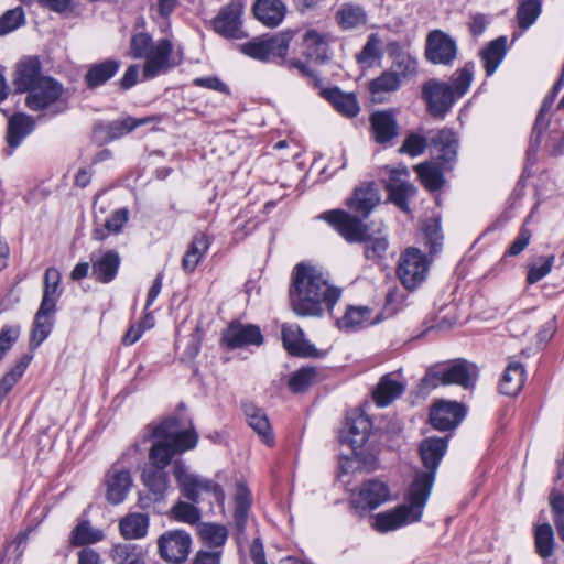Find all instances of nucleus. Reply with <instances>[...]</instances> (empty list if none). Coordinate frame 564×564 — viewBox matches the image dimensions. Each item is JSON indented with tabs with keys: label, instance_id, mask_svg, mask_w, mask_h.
I'll use <instances>...</instances> for the list:
<instances>
[{
	"label": "nucleus",
	"instance_id": "1",
	"mask_svg": "<svg viewBox=\"0 0 564 564\" xmlns=\"http://www.w3.org/2000/svg\"><path fill=\"white\" fill-rule=\"evenodd\" d=\"M341 290L329 284L321 268L308 262L296 264L292 271L289 300L297 316H321L332 311Z\"/></svg>",
	"mask_w": 564,
	"mask_h": 564
},
{
	"label": "nucleus",
	"instance_id": "2",
	"mask_svg": "<svg viewBox=\"0 0 564 564\" xmlns=\"http://www.w3.org/2000/svg\"><path fill=\"white\" fill-rule=\"evenodd\" d=\"M474 69L475 64L468 62L452 75L448 83L433 78L422 85L421 97L432 117L443 119L455 101L467 93L474 78Z\"/></svg>",
	"mask_w": 564,
	"mask_h": 564
},
{
	"label": "nucleus",
	"instance_id": "3",
	"mask_svg": "<svg viewBox=\"0 0 564 564\" xmlns=\"http://www.w3.org/2000/svg\"><path fill=\"white\" fill-rule=\"evenodd\" d=\"M430 494L431 477L420 476L410 485L404 503L373 517V528L386 533L420 521Z\"/></svg>",
	"mask_w": 564,
	"mask_h": 564
},
{
	"label": "nucleus",
	"instance_id": "4",
	"mask_svg": "<svg viewBox=\"0 0 564 564\" xmlns=\"http://www.w3.org/2000/svg\"><path fill=\"white\" fill-rule=\"evenodd\" d=\"M154 438L149 453V459L158 469H164L176 454L184 453L196 446L197 433L191 430H178V420L169 417L152 431Z\"/></svg>",
	"mask_w": 564,
	"mask_h": 564
},
{
	"label": "nucleus",
	"instance_id": "5",
	"mask_svg": "<svg viewBox=\"0 0 564 564\" xmlns=\"http://www.w3.org/2000/svg\"><path fill=\"white\" fill-rule=\"evenodd\" d=\"M66 94L63 84L47 76L26 93L25 106L35 112L50 110L55 116L67 110Z\"/></svg>",
	"mask_w": 564,
	"mask_h": 564
},
{
	"label": "nucleus",
	"instance_id": "6",
	"mask_svg": "<svg viewBox=\"0 0 564 564\" xmlns=\"http://www.w3.org/2000/svg\"><path fill=\"white\" fill-rule=\"evenodd\" d=\"M475 380V367L464 360H455L449 364H436L430 367L422 379V386L426 389H433L440 384H458L469 389L474 386Z\"/></svg>",
	"mask_w": 564,
	"mask_h": 564
},
{
	"label": "nucleus",
	"instance_id": "7",
	"mask_svg": "<svg viewBox=\"0 0 564 564\" xmlns=\"http://www.w3.org/2000/svg\"><path fill=\"white\" fill-rule=\"evenodd\" d=\"M173 475L182 495L191 502H198L203 494L210 495L214 501L219 505L224 502L225 494L221 487L208 478L189 473L187 466L182 460L174 462Z\"/></svg>",
	"mask_w": 564,
	"mask_h": 564
},
{
	"label": "nucleus",
	"instance_id": "8",
	"mask_svg": "<svg viewBox=\"0 0 564 564\" xmlns=\"http://www.w3.org/2000/svg\"><path fill=\"white\" fill-rule=\"evenodd\" d=\"M393 67L394 69L386 70L368 83V90L373 102L387 101L388 96L401 87L403 78L416 73V63L410 57H401Z\"/></svg>",
	"mask_w": 564,
	"mask_h": 564
},
{
	"label": "nucleus",
	"instance_id": "9",
	"mask_svg": "<svg viewBox=\"0 0 564 564\" xmlns=\"http://www.w3.org/2000/svg\"><path fill=\"white\" fill-rule=\"evenodd\" d=\"M294 33L284 31L267 39H254L241 46L243 54L259 61H269L271 57L284 58Z\"/></svg>",
	"mask_w": 564,
	"mask_h": 564
},
{
	"label": "nucleus",
	"instance_id": "10",
	"mask_svg": "<svg viewBox=\"0 0 564 564\" xmlns=\"http://www.w3.org/2000/svg\"><path fill=\"white\" fill-rule=\"evenodd\" d=\"M398 276L408 290H415L426 278L429 262L416 248H408L400 257Z\"/></svg>",
	"mask_w": 564,
	"mask_h": 564
},
{
	"label": "nucleus",
	"instance_id": "11",
	"mask_svg": "<svg viewBox=\"0 0 564 564\" xmlns=\"http://www.w3.org/2000/svg\"><path fill=\"white\" fill-rule=\"evenodd\" d=\"M322 218L327 220L348 242H362L368 238V228L364 225L362 217L358 218L345 210L336 209L324 213Z\"/></svg>",
	"mask_w": 564,
	"mask_h": 564
},
{
	"label": "nucleus",
	"instance_id": "12",
	"mask_svg": "<svg viewBox=\"0 0 564 564\" xmlns=\"http://www.w3.org/2000/svg\"><path fill=\"white\" fill-rule=\"evenodd\" d=\"M456 41L441 30H434L426 37L425 56L432 64L449 66L457 57Z\"/></svg>",
	"mask_w": 564,
	"mask_h": 564
},
{
	"label": "nucleus",
	"instance_id": "13",
	"mask_svg": "<svg viewBox=\"0 0 564 564\" xmlns=\"http://www.w3.org/2000/svg\"><path fill=\"white\" fill-rule=\"evenodd\" d=\"M191 545V535L182 530L169 531L158 540L161 557L172 564H182L189 554Z\"/></svg>",
	"mask_w": 564,
	"mask_h": 564
},
{
	"label": "nucleus",
	"instance_id": "14",
	"mask_svg": "<svg viewBox=\"0 0 564 564\" xmlns=\"http://www.w3.org/2000/svg\"><path fill=\"white\" fill-rule=\"evenodd\" d=\"M371 431L370 419L360 412H352L346 417V426L340 432V442L351 447L356 454L367 442Z\"/></svg>",
	"mask_w": 564,
	"mask_h": 564
},
{
	"label": "nucleus",
	"instance_id": "15",
	"mask_svg": "<svg viewBox=\"0 0 564 564\" xmlns=\"http://www.w3.org/2000/svg\"><path fill=\"white\" fill-rule=\"evenodd\" d=\"M447 449V437H429L422 441L420 445V455L425 467V471L416 473L413 481L420 476L431 477V488L435 480V471Z\"/></svg>",
	"mask_w": 564,
	"mask_h": 564
},
{
	"label": "nucleus",
	"instance_id": "16",
	"mask_svg": "<svg viewBox=\"0 0 564 564\" xmlns=\"http://www.w3.org/2000/svg\"><path fill=\"white\" fill-rule=\"evenodd\" d=\"M173 44L167 39L158 41L145 56V64L143 67V76L145 78H153L160 73L169 70L171 67L177 65L180 61L171 58Z\"/></svg>",
	"mask_w": 564,
	"mask_h": 564
},
{
	"label": "nucleus",
	"instance_id": "17",
	"mask_svg": "<svg viewBox=\"0 0 564 564\" xmlns=\"http://www.w3.org/2000/svg\"><path fill=\"white\" fill-rule=\"evenodd\" d=\"M91 276L99 283L112 282L121 263L118 251L98 249L90 254Z\"/></svg>",
	"mask_w": 564,
	"mask_h": 564
},
{
	"label": "nucleus",
	"instance_id": "18",
	"mask_svg": "<svg viewBox=\"0 0 564 564\" xmlns=\"http://www.w3.org/2000/svg\"><path fill=\"white\" fill-rule=\"evenodd\" d=\"M221 340L229 349H237L248 345H261L263 337L258 326L232 322L224 330Z\"/></svg>",
	"mask_w": 564,
	"mask_h": 564
},
{
	"label": "nucleus",
	"instance_id": "19",
	"mask_svg": "<svg viewBox=\"0 0 564 564\" xmlns=\"http://www.w3.org/2000/svg\"><path fill=\"white\" fill-rule=\"evenodd\" d=\"M42 65L37 57L26 56L17 63L12 84L17 93H28L37 85L42 78Z\"/></svg>",
	"mask_w": 564,
	"mask_h": 564
},
{
	"label": "nucleus",
	"instance_id": "20",
	"mask_svg": "<svg viewBox=\"0 0 564 564\" xmlns=\"http://www.w3.org/2000/svg\"><path fill=\"white\" fill-rule=\"evenodd\" d=\"M242 6L239 2H230L223 8L213 21L214 30L225 37L239 39L241 31Z\"/></svg>",
	"mask_w": 564,
	"mask_h": 564
},
{
	"label": "nucleus",
	"instance_id": "21",
	"mask_svg": "<svg viewBox=\"0 0 564 564\" xmlns=\"http://www.w3.org/2000/svg\"><path fill=\"white\" fill-rule=\"evenodd\" d=\"M465 416V409L458 402L441 401L430 412L431 424L440 431L455 429Z\"/></svg>",
	"mask_w": 564,
	"mask_h": 564
},
{
	"label": "nucleus",
	"instance_id": "22",
	"mask_svg": "<svg viewBox=\"0 0 564 564\" xmlns=\"http://www.w3.org/2000/svg\"><path fill=\"white\" fill-rule=\"evenodd\" d=\"M106 499L111 505L121 503L132 486V479L129 470L121 469L113 465L105 477Z\"/></svg>",
	"mask_w": 564,
	"mask_h": 564
},
{
	"label": "nucleus",
	"instance_id": "23",
	"mask_svg": "<svg viewBox=\"0 0 564 564\" xmlns=\"http://www.w3.org/2000/svg\"><path fill=\"white\" fill-rule=\"evenodd\" d=\"M147 122H149V119L137 120L127 117L108 123H97L94 128V138L100 143H107L130 133Z\"/></svg>",
	"mask_w": 564,
	"mask_h": 564
},
{
	"label": "nucleus",
	"instance_id": "24",
	"mask_svg": "<svg viewBox=\"0 0 564 564\" xmlns=\"http://www.w3.org/2000/svg\"><path fill=\"white\" fill-rule=\"evenodd\" d=\"M408 174L406 167L394 169L391 171L390 180L386 185L389 199L404 212L409 210V198L416 194V188L412 184L401 180L402 175L408 176Z\"/></svg>",
	"mask_w": 564,
	"mask_h": 564
},
{
	"label": "nucleus",
	"instance_id": "25",
	"mask_svg": "<svg viewBox=\"0 0 564 564\" xmlns=\"http://www.w3.org/2000/svg\"><path fill=\"white\" fill-rule=\"evenodd\" d=\"M282 341L290 355L299 357L317 356L316 348L304 338L303 330L296 324L282 326Z\"/></svg>",
	"mask_w": 564,
	"mask_h": 564
},
{
	"label": "nucleus",
	"instance_id": "26",
	"mask_svg": "<svg viewBox=\"0 0 564 564\" xmlns=\"http://www.w3.org/2000/svg\"><path fill=\"white\" fill-rule=\"evenodd\" d=\"M389 498V487L384 482L373 479L366 481L361 486L357 497L354 498L352 502L358 508L375 509L388 501Z\"/></svg>",
	"mask_w": 564,
	"mask_h": 564
},
{
	"label": "nucleus",
	"instance_id": "27",
	"mask_svg": "<svg viewBox=\"0 0 564 564\" xmlns=\"http://www.w3.org/2000/svg\"><path fill=\"white\" fill-rule=\"evenodd\" d=\"M432 145L436 153V159L443 167L451 169L452 164L456 161L458 149V139L455 132L447 128L440 130L432 139Z\"/></svg>",
	"mask_w": 564,
	"mask_h": 564
},
{
	"label": "nucleus",
	"instance_id": "28",
	"mask_svg": "<svg viewBox=\"0 0 564 564\" xmlns=\"http://www.w3.org/2000/svg\"><path fill=\"white\" fill-rule=\"evenodd\" d=\"M379 202L380 195L377 186L373 183H367L355 189L352 197L348 200V206L362 218H367Z\"/></svg>",
	"mask_w": 564,
	"mask_h": 564
},
{
	"label": "nucleus",
	"instance_id": "29",
	"mask_svg": "<svg viewBox=\"0 0 564 564\" xmlns=\"http://www.w3.org/2000/svg\"><path fill=\"white\" fill-rule=\"evenodd\" d=\"M375 140L378 143L390 142L398 135L399 127L392 111H376L370 116Z\"/></svg>",
	"mask_w": 564,
	"mask_h": 564
},
{
	"label": "nucleus",
	"instance_id": "30",
	"mask_svg": "<svg viewBox=\"0 0 564 564\" xmlns=\"http://www.w3.org/2000/svg\"><path fill=\"white\" fill-rule=\"evenodd\" d=\"M508 51L507 36L501 35L494 41L489 42L480 52L479 57L485 68L486 75L492 76Z\"/></svg>",
	"mask_w": 564,
	"mask_h": 564
},
{
	"label": "nucleus",
	"instance_id": "31",
	"mask_svg": "<svg viewBox=\"0 0 564 564\" xmlns=\"http://www.w3.org/2000/svg\"><path fill=\"white\" fill-rule=\"evenodd\" d=\"M285 11L281 0H257L253 4L254 17L270 28H275L282 22Z\"/></svg>",
	"mask_w": 564,
	"mask_h": 564
},
{
	"label": "nucleus",
	"instance_id": "32",
	"mask_svg": "<svg viewBox=\"0 0 564 564\" xmlns=\"http://www.w3.org/2000/svg\"><path fill=\"white\" fill-rule=\"evenodd\" d=\"M35 128L34 119L26 113H15L8 121L7 142L11 149L18 148Z\"/></svg>",
	"mask_w": 564,
	"mask_h": 564
},
{
	"label": "nucleus",
	"instance_id": "33",
	"mask_svg": "<svg viewBox=\"0 0 564 564\" xmlns=\"http://www.w3.org/2000/svg\"><path fill=\"white\" fill-rule=\"evenodd\" d=\"M564 86V72H561V76L553 86L552 94L550 97H546L543 101V105L536 116L535 123L532 129V134L530 138V151L535 152L541 143V137L543 131L547 127V121L545 119V112L550 109L552 106L554 98L556 94L563 88Z\"/></svg>",
	"mask_w": 564,
	"mask_h": 564
},
{
	"label": "nucleus",
	"instance_id": "34",
	"mask_svg": "<svg viewBox=\"0 0 564 564\" xmlns=\"http://www.w3.org/2000/svg\"><path fill=\"white\" fill-rule=\"evenodd\" d=\"M242 410L249 426L261 437L265 444L271 445L273 443V434L264 411L251 402L242 403Z\"/></svg>",
	"mask_w": 564,
	"mask_h": 564
},
{
	"label": "nucleus",
	"instance_id": "35",
	"mask_svg": "<svg viewBox=\"0 0 564 564\" xmlns=\"http://www.w3.org/2000/svg\"><path fill=\"white\" fill-rule=\"evenodd\" d=\"M326 36L315 30H307L303 35V54L311 61L324 63L328 59Z\"/></svg>",
	"mask_w": 564,
	"mask_h": 564
},
{
	"label": "nucleus",
	"instance_id": "36",
	"mask_svg": "<svg viewBox=\"0 0 564 564\" xmlns=\"http://www.w3.org/2000/svg\"><path fill=\"white\" fill-rule=\"evenodd\" d=\"M322 95L341 115L348 118H354L359 113L360 107L354 94H347L341 91L339 88L334 87L324 89Z\"/></svg>",
	"mask_w": 564,
	"mask_h": 564
},
{
	"label": "nucleus",
	"instance_id": "37",
	"mask_svg": "<svg viewBox=\"0 0 564 564\" xmlns=\"http://www.w3.org/2000/svg\"><path fill=\"white\" fill-rule=\"evenodd\" d=\"M335 20L341 30H355L367 23V13L359 4L343 3L335 14Z\"/></svg>",
	"mask_w": 564,
	"mask_h": 564
},
{
	"label": "nucleus",
	"instance_id": "38",
	"mask_svg": "<svg viewBox=\"0 0 564 564\" xmlns=\"http://www.w3.org/2000/svg\"><path fill=\"white\" fill-rule=\"evenodd\" d=\"M405 386L394 378L393 373L383 376L373 391V400L379 406H387L399 398Z\"/></svg>",
	"mask_w": 564,
	"mask_h": 564
},
{
	"label": "nucleus",
	"instance_id": "39",
	"mask_svg": "<svg viewBox=\"0 0 564 564\" xmlns=\"http://www.w3.org/2000/svg\"><path fill=\"white\" fill-rule=\"evenodd\" d=\"M524 378L523 365L518 361H510L499 383L500 392L508 397L517 395L523 388Z\"/></svg>",
	"mask_w": 564,
	"mask_h": 564
},
{
	"label": "nucleus",
	"instance_id": "40",
	"mask_svg": "<svg viewBox=\"0 0 564 564\" xmlns=\"http://www.w3.org/2000/svg\"><path fill=\"white\" fill-rule=\"evenodd\" d=\"M119 67L120 63L116 59H107L90 65L85 75L87 87L94 89L104 85L117 74Z\"/></svg>",
	"mask_w": 564,
	"mask_h": 564
},
{
	"label": "nucleus",
	"instance_id": "41",
	"mask_svg": "<svg viewBox=\"0 0 564 564\" xmlns=\"http://www.w3.org/2000/svg\"><path fill=\"white\" fill-rule=\"evenodd\" d=\"M209 248V240L205 234H196L182 259V268L186 273H192Z\"/></svg>",
	"mask_w": 564,
	"mask_h": 564
},
{
	"label": "nucleus",
	"instance_id": "42",
	"mask_svg": "<svg viewBox=\"0 0 564 564\" xmlns=\"http://www.w3.org/2000/svg\"><path fill=\"white\" fill-rule=\"evenodd\" d=\"M149 528V517L144 513H130L119 522L120 533L126 539H140L145 536Z\"/></svg>",
	"mask_w": 564,
	"mask_h": 564
},
{
	"label": "nucleus",
	"instance_id": "43",
	"mask_svg": "<svg viewBox=\"0 0 564 564\" xmlns=\"http://www.w3.org/2000/svg\"><path fill=\"white\" fill-rule=\"evenodd\" d=\"M54 313V311L51 310H44L43 307H39L34 323H33V329L31 332V338H30V347L31 349L37 348L50 335L52 330V323L50 321V315Z\"/></svg>",
	"mask_w": 564,
	"mask_h": 564
},
{
	"label": "nucleus",
	"instance_id": "44",
	"mask_svg": "<svg viewBox=\"0 0 564 564\" xmlns=\"http://www.w3.org/2000/svg\"><path fill=\"white\" fill-rule=\"evenodd\" d=\"M61 282V273L55 268H48L44 274V290L40 307L44 310L55 311L58 297L57 289Z\"/></svg>",
	"mask_w": 564,
	"mask_h": 564
},
{
	"label": "nucleus",
	"instance_id": "45",
	"mask_svg": "<svg viewBox=\"0 0 564 564\" xmlns=\"http://www.w3.org/2000/svg\"><path fill=\"white\" fill-rule=\"evenodd\" d=\"M142 481L153 495L154 500L162 499L169 489V476L163 469L144 470Z\"/></svg>",
	"mask_w": 564,
	"mask_h": 564
},
{
	"label": "nucleus",
	"instance_id": "46",
	"mask_svg": "<svg viewBox=\"0 0 564 564\" xmlns=\"http://www.w3.org/2000/svg\"><path fill=\"white\" fill-rule=\"evenodd\" d=\"M415 171L422 184L430 191H437L444 183L443 172L440 166L431 162H423L415 166Z\"/></svg>",
	"mask_w": 564,
	"mask_h": 564
},
{
	"label": "nucleus",
	"instance_id": "47",
	"mask_svg": "<svg viewBox=\"0 0 564 564\" xmlns=\"http://www.w3.org/2000/svg\"><path fill=\"white\" fill-rule=\"evenodd\" d=\"M250 509V492L248 488L239 484L235 495V523L239 531H243Z\"/></svg>",
	"mask_w": 564,
	"mask_h": 564
},
{
	"label": "nucleus",
	"instance_id": "48",
	"mask_svg": "<svg viewBox=\"0 0 564 564\" xmlns=\"http://www.w3.org/2000/svg\"><path fill=\"white\" fill-rule=\"evenodd\" d=\"M534 543L536 553L542 558H549L554 552V532L549 523L540 524L535 529Z\"/></svg>",
	"mask_w": 564,
	"mask_h": 564
},
{
	"label": "nucleus",
	"instance_id": "49",
	"mask_svg": "<svg viewBox=\"0 0 564 564\" xmlns=\"http://www.w3.org/2000/svg\"><path fill=\"white\" fill-rule=\"evenodd\" d=\"M111 556L116 564H144L141 549L129 543L117 544Z\"/></svg>",
	"mask_w": 564,
	"mask_h": 564
},
{
	"label": "nucleus",
	"instance_id": "50",
	"mask_svg": "<svg viewBox=\"0 0 564 564\" xmlns=\"http://www.w3.org/2000/svg\"><path fill=\"white\" fill-rule=\"evenodd\" d=\"M540 13L541 2L539 0L522 1L517 11L519 26L527 30L535 22Z\"/></svg>",
	"mask_w": 564,
	"mask_h": 564
},
{
	"label": "nucleus",
	"instance_id": "51",
	"mask_svg": "<svg viewBox=\"0 0 564 564\" xmlns=\"http://www.w3.org/2000/svg\"><path fill=\"white\" fill-rule=\"evenodd\" d=\"M381 40L377 34H370L362 50L357 54V62L364 66H371L381 57Z\"/></svg>",
	"mask_w": 564,
	"mask_h": 564
},
{
	"label": "nucleus",
	"instance_id": "52",
	"mask_svg": "<svg viewBox=\"0 0 564 564\" xmlns=\"http://www.w3.org/2000/svg\"><path fill=\"white\" fill-rule=\"evenodd\" d=\"M104 538L101 530L94 529L88 522H82L76 525L72 532V543L74 545H85L96 543Z\"/></svg>",
	"mask_w": 564,
	"mask_h": 564
},
{
	"label": "nucleus",
	"instance_id": "53",
	"mask_svg": "<svg viewBox=\"0 0 564 564\" xmlns=\"http://www.w3.org/2000/svg\"><path fill=\"white\" fill-rule=\"evenodd\" d=\"M202 539L212 547H220L228 538L226 527L220 524L205 523L199 530Z\"/></svg>",
	"mask_w": 564,
	"mask_h": 564
},
{
	"label": "nucleus",
	"instance_id": "54",
	"mask_svg": "<svg viewBox=\"0 0 564 564\" xmlns=\"http://www.w3.org/2000/svg\"><path fill=\"white\" fill-rule=\"evenodd\" d=\"M316 370L314 368H301L289 379V387L293 392H303L315 382Z\"/></svg>",
	"mask_w": 564,
	"mask_h": 564
},
{
	"label": "nucleus",
	"instance_id": "55",
	"mask_svg": "<svg viewBox=\"0 0 564 564\" xmlns=\"http://www.w3.org/2000/svg\"><path fill=\"white\" fill-rule=\"evenodd\" d=\"M24 23V11L21 7L8 10L0 17V36L6 35Z\"/></svg>",
	"mask_w": 564,
	"mask_h": 564
},
{
	"label": "nucleus",
	"instance_id": "56",
	"mask_svg": "<svg viewBox=\"0 0 564 564\" xmlns=\"http://www.w3.org/2000/svg\"><path fill=\"white\" fill-rule=\"evenodd\" d=\"M174 518L178 521L195 524L200 519V512L193 503L178 501L172 509Z\"/></svg>",
	"mask_w": 564,
	"mask_h": 564
},
{
	"label": "nucleus",
	"instance_id": "57",
	"mask_svg": "<svg viewBox=\"0 0 564 564\" xmlns=\"http://www.w3.org/2000/svg\"><path fill=\"white\" fill-rule=\"evenodd\" d=\"M370 317V310L367 307H349L339 321L341 328H355Z\"/></svg>",
	"mask_w": 564,
	"mask_h": 564
},
{
	"label": "nucleus",
	"instance_id": "58",
	"mask_svg": "<svg viewBox=\"0 0 564 564\" xmlns=\"http://www.w3.org/2000/svg\"><path fill=\"white\" fill-rule=\"evenodd\" d=\"M427 147L426 139L417 133H410L403 141L400 153L408 154L412 158L421 155Z\"/></svg>",
	"mask_w": 564,
	"mask_h": 564
},
{
	"label": "nucleus",
	"instance_id": "59",
	"mask_svg": "<svg viewBox=\"0 0 564 564\" xmlns=\"http://www.w3.org/2000/svg\"><path fill=\"white\" fill-rule=\"evenodd\" d=\"M154 44L147 33H137L130 41L131 53L134 58H145Z\"/></svg>",
	"mask_w": 564,
	"mask_h": 564
},
{
	"label": "nucleus",
	"instance_id": "60",
	"mask_svg": "<svg viewBox=\"0 0 564 564\" xmlns=\"http://www.w3.org/2000/svg\"><path fill=\"white\" fill-rule=\"evenodd\" d=\"M554 257L551 256L546 259L544 258H541L539 260L540 263H533L530 268H529V272H528V276H527V281L529 284H534L536 282H539L540 280H542L544 276H546L552 268H553V264H554Z\"/></svg>",
	"mask_w": 564,
	"mask_h": 564
},
{
	"label": "nucleus",
	"instance_id": "61",
	"mask_svg": "<svg viewBox=\"0 0 564 564\" xmlns=\"http://www.w3.org/2000/svg\"><path fill=\"white\" fill-rule=\"evenodd\" d=\"M365 246V257L369 260H378L383 257L388 249V241L384 237H371L368 234V238Z\"/></svg>",
	"mask_w": 564,
	"mask_h": 564
},
{
	"label": "nucleus",
	"instance_id": "62",
	"mask_svg": "<svg viewBox=\"0 0 564 564\" xmlns=\"http://www.w3.org/2000/svg\"><path fill=\"white\" fill-rule=\"evenodd\" d=\"M20 336V326L4 325L0 330V361Z\"/></svg>",
	"mask_w": 564,
	"mask_h": 564
},
{
	"label": "nucleus",
	"instance_id": "63",
	"mask_svg": "<svg viewBox=\"0 0 564 564\" xmlns=\"http://www.w3.org/2000/svg\"><path fill=\"white\" fill-rule=\"evenodd\" d=\"M197 87H204L224 94H229L228 86L216 76L198 77L193 80Z\"/></svg>",
	"mask_w": 564,
	"mask_h": 564
},
{
	"label": "nucleus",
	"instance_id": "64",
	"mask_svg": "<svg viewBox=\"0 0 564 564\" xmlns=\"http://www.w3.org/2000/svg\"><path fill=\"white\" fill-rule=\"evenodd\" d=\"M128 221V212L126 209H118L105 221V228L109 232L117 234L121 230L122 226Z\"/></svg>",
	"mask_w": 564,
	"mask_h": 564
}]
</instances>
